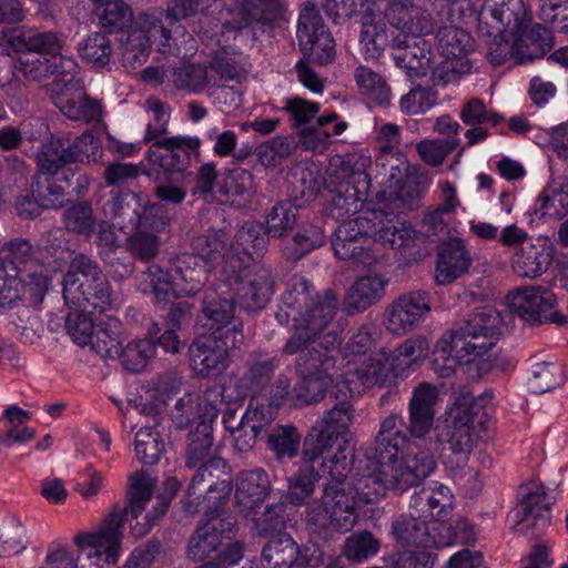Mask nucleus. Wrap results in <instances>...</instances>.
I'll return each instance as SVG.
<instances>
[{
    "label": "nucleus",
    "instance_id": "e2e57ef3",
    "mask_svg": "<svg viewBox=\"0 0 568 568\" xmlns=\"http://www.w3.org/2000/svg\"><path fill=\"white\" fill-rule=\"evenodd\" d=\"M296 149L295 142L290 136L277 135L255 149L258 162L265 169H274L287 159Z\"/></svg>",
    "mask_w": 568,
    "mask_h": 568
},
{
    "label": "nucleus",
    "instance_id": "c9c22d12",
    "mask_svg": "<svg viewBox=\"0 0 568 568\" xmlns=\"http://www.w3.org/2000/svg\"><path fill=\"white\" fill-rule=\"evenodd\" d=\"M351 398L352 392L346 385H336V389L329 393L332 407L316 423L337 436L345 434L353 420Z\"/></svg>",
    "mask_w": 568,
    "mask_h": 568
},
{
    "label": "nucleus",
    "instance_id": "f3484780",
    "mask_svg": "<svg viewBox=\"0 0 568 568\" xmlns=\"http://www.w3.org/2000/svg\"><path fill=\"white\" fill-rule=\"evenodd\" d=\"M295 371L300 378L291 392L295 406L304 407L321 402L333 383L335 372L332 358L297 356Z\"/></svg>",
    "mask_w": 568,
    "mask_h": 568
},
{
    "label": "nucleus",
    "instance_id": "37998d69",
    "mask_svg": "<svg viewBox=\"0 0 568 568\" xmlns=\"http://www.w3.org/2000/svg\"><path fill=\"white\" fill-rule=\"evenodd\" d=\"M88 345L101 358L115 359L122 346L121 322L112 316L99 322Z\"/></svg>",
    "mask_w": 568,
    "mask_h": 568
},
{
    "label": "nucleus",
    "instance_id": "39448f33",
    "mask_svg": "<svg viewBox=\"0 0 568 568\" xmlns=\"http://www.w3.org/2000/svg\"><path fill=\"white\" fill-rule=\"evenodd\" d=\"M153 481L143 470L129 476V488L124 507H114L104 519L101 528L91 534H80L74 538L79 548H94L98 555H105L108 564H115L121 549L122 529L128 515L138 518L153 494Z\"/></svg>",
    "mask_w": 568,
    "mask_h": 568
},
{
    "label": "nucleus",
    "instance_id": "aec40b11",
    "mask_svg": "<svg viewBox=\"0 0 568 568\" xmlns=\"http://www.w3.org/2000/svg\"><path fill=\"white\" fill-rule=\"evenodd\" d=\"M104 210L108 216L118 222L119 231L136 230L131 236L134 248H158V236L140 230L143 225L142 214L145 211L140 194L130 190L120 191L106 201Z\"/></svg>",
    "mask_w": 568,
    "mask_h": 568
},
{
    "label": "nucleus",
    "instance_id": "4c0bfd02",
    "mask_svg": "<svg viewBox=\"0 0 568 568\" xmlns=\"http://www.w3.org/2000/svg\"><path fill=\"white\" fill-rule=\"evenodd\" d=\"M388 280L383 274H368L352 285L346 304L349 312H363L377 303L384 295Z\"/></svg>",
    "mask_w": 568,
    "mask_h": 568
},
{
    "label": "nucleus",
    "instance_id": "4d7b16f0",
    "mask_svg": "<svg viewBox=\"0 0 568 568\" xmlns=\"http://www.w3.org/2000/svg\"><path fill=\"white\" fill-rule=\"evenodd\" d=\"M422 195L419 185L407 181L388 197V202L378 203V207L374 210V213L387 217L388 215H395V210L414 211L419 207Z\"/></svg>",
    "mask_w": 568,
    "mask_h": 568
},
{
    "label": "nucleus",
    "instance_id": "f704fd0d",
    "mask_svg": "<svg viewBox=\"0 0 568 568\" xmlns=\"http://www.w3.org/2000/svg\"><path fill=\"white\" fill-rule=\"evenodd\" d=\"M511 38L520 63L542 58L554 45L551 32L539 23H527L520 34H514Z\"/></svg>",
    "mask_w": 568,
    "mask_h": 568
},
{
    "label": "nucleus",
    "instance_id": "774afa93",
    "mask_svg": "<svg viewBox=\"0 0 568 568\" xmlns=\"http://www.w3.org/2000/svg\"><path fill=\"white\" fill-rule=\"evenodd\" d=\"M450 343H455V348L463 357H466V363L473 362L475 358L483 356L488 351H490L499 336H486L477 335V334H466L460 333H450Z\"/></svg>",
    "mask_w": 568,
    "mask_h": 568
},
{
    "label": "nucleus",
    "instance_id": "473e14b6",
    "mask_svg": "<svg viewBox=\"0 0 568 568\" xmlns=\"http://www.w3.org/2000/svg\"><path fill=\"white\" fill-rule=\"evenodd\" d=\"M278 366L280 359L277 357L253 351L246 358L245 372L242 375L241 383L251 396L268 395Z\"/></svg>",
    "mask_w": 568,
    "mask_h": 568
},
{
    "label": "nucleus",
    "instance_id": "79ce46f5",
    "mask_svg": "<svg viewBox=\"0 0 568 568\" xmlns=\"http://www.w3.org/2000/svg\"><path fill=\"white\" fill-rule=\"evenodd\" d=\"M552 251H516L513 256V268L521 277L535 278L541 275L556 260L561 271L568 272V256L558 258Z\"/></svg>",
    "mask_w": 568,
    "mask_h": 568
},
{
    "label": "nucleus",
    "instance_id": "c85d7f7f",
    "mask_svg": "<svg viewBox=\"0 0 568 568\" xmlns=\"http://www.w3.org/2000/svg\"><path fill=\"white\" fill-rule=\"evenodd\" d=\"M389 45L396 67L406 70L409 78L426 73L430 63V44L424 38L393 34Z\"/></svg>",
    "mask_w": 568,
    "mask_h": 568
},
{
    "label": "nucleus",
    "instance_id": "680f3d73",
    "mask_svg": "<svg viewBox=\"0 0 568 568\" xmlns=\"http://www.w3.org/2000/svg\"><path fill=\"white\" fill-rule=\"evenodd\" d=\"M322 31H329L324 20L314 4H307L300 12L297 22V40L300 50H311L314 45V40L320 38Z\"/></svg>",
    "mask_w": 568,
    "mask_h": 568
},
{
    "label": "nucleus",
    "instance_id": "3c124183",
    "mask_svg": "<svg viewBox=\"0 0 568 568\" xmlns=\"http://www.w3.org/2000/svg\"><path fill=\"white\" fill-rule=\"evenodd\" d=\"M378 240L383 245L389 244L390 248H409L425 245L427 234L416 230L410 222L402 221L396 224L382 226Z\"/></svg>",
    "mask_w": 568,
    "mask_h": 568
},
{
    "label": "nucleus",
    "instance_id": "ddd939ff",
    "mask_svg": "<svg viewBox=\"0 0 568 568\" xmlns=\"http://www.w3.org/2000/svg\"><path fill=\"white\" fill-rule=\"evenodd\" d=\"M438 50L446 58L433 71V81L436 85H446L470 72L473 61L468 58L475 50V41L463 29L454 26H444L436 34Z\"/></svg>",
    "mask_w": 568,
    "mask_h": 568
},
{
    "label": "nucleus",
    "instance_id": "052dcab7",
    "mask_svg": "<svg viewBox=\"0 0 568 568\" xmlns=\"http://www.w3.org/2000/svg\"><path fill=\"white\" fill-rule=\"evenodd\" d=\"M565 382V371L557 362H540L531 367L529 389L535 394L550 392Z\"/></svg>",
    "mask_w": 568,
    "mask_h": 568
},
{
    "label": "nucleus",
    "instance_id": "6e6552de",
    "mask_svg": "<svg viewBox=\"0 0 568 568\" xmlns=\"http://www.w3.org/2000/svg\"><path fill=\"white\" fill-rule=\"evenodd\" d=\"M63 298L67 305L75 308L104 312L112 301L111 286L98 264L83 253L70 263L63 277Z\"/></svg>",
    "mask_w": 568,
    "mask_h": 568
},
{
    "label": "nucleus",
    "instance_id": "dca6fc26",
    "mask_svg": "<svg viewBox=\"0 0 568 568\" xmlns=\"http://www.w3.org/2000/svg\"><path fill=\"white\" fill-rule=\"evenodd\" d=\"M38 171L32 178L31 193L16 199L14 207L18 216L24 220L38 217L45 209L59 210L74 195L68 187L67 176L44 174Z\"/></svg>",
    "mask_w": 568,
    "mask_h": 568
},
{
    "label": "nucleus",
    "instance_id": "a19ab883",
    "mask_svg": "<svg viewBox=\"0 0 568 568\" xmlns=\"http://www.w3.org/2000/svg\"><path fill=\"white\" fill-rule=\"evenodd\" d=\"M338 437L339 436L336 434H332V432L325 427H322V425L318 423H315V425L311 428L310 433L304 438L301 455L302 460L314 464L318 463L320 466L328 469L329 467L334 468L337 464L342 470V466L346 465L345 463L339 464L337 460L335 462L334 459H331V465H326L324 462H322L324 455L332 449Z\"/></svg>",
    "mask_w": 568,
    "mask_h": 568
},
{
    "label": "nucleus",
    "instance_id": "72a5a7b5",
    "mask_svg": "<svg viewBox=\"0 0 568 568\" xmlns=\"http://www.w3.org/2000/svg\"><path fill=\"white\" fill-rule=\"evenodd\" d=\"M313 285L303 276H294L286 284V288L281 296L278 311L275 317L281 325H288L291 321L298 318L303 308L314 298L311 293Z\"/></svg>",
    "mask_w": 568,
    "mask_h": 568
},
{
    "label": "nucleus",
    "instance_id": "6e6d98bb",
    "mask_svg": "<svg viewBox=\"0 0 568 568\" xmlns=\"http://www.w3.org/2000/svg\"><path fill=\"white\" fill-rule=\"evenodd\" d=\"M466 363V357L455 348V343H450L449 332L445 333L436 343L433 352L430 365L433 371L442 378L453 376L460 363Z\"/></svg>",
    "mask_w": 568,
    "mask_h": 568
},
{
    "label": "nucleus",
    "instance_id": "cd10ccee",
    "mask_svg": "<svg viewBox=\"0 0 568 568\" xmlns=\"http://www.w3.org/2000/svg\"><path fill=\"white\" fill-rule=\"evenodd\" d=\"M430 312L426 292H410L396 298L387 310L386 328L397 335L413 331Z\"/></svg>",
    "mask_w": 568,
    "mask_h": 568
},
{
    "label": "nucleus",
    "instance_id": "f257e3e1",
    "mask_svg": "<svg viewBox=\"0 0 568 568\" xmlns=\"http://www.w3.org/2000/svg\"><path fill=\"white\" fill-rule=\"evenodd\" d=\"M402 415L390 414L382 423L375 440V455L357 462L355 478L349 480L356 497L373 503L387 489L404 493L418 486L436 466L426 452L405 455L408 437Z\"/></svg>",
    "mask_w": 568,
    "mask_h": 568
},
{
    "label": "nucleus",
    "instance_id": "c03bdc74",
    "mask_svg": "<svg viewBox=\"0 0 568 568\" xmlns=\"http://www.w3.org/2000/svg\"><path fill=\"white\" fill-rule=\"evenodd\" d=\"M264 437L266 448L277 460L298 456L302 435L294 425H275Z\"/></svg>",
    "mask_w": 568,
    "mask_h": 568
},
{
    "label": "nucleus",
    "instance_id": "9b49d317",
    "mask_svg": "<svg viewBox=\"0 0 568 568\" xmlns=\"http://www.w3.org/2000/svg\"><path fill=\"white\" fill-rule=\"evenodd\" d=\"M158 39L163 40V45L169 44L171 30L154 13H139L135 23L116 39L123 65L135 70L145 63L151 52V42Z\"/></svg>",
    "mask_w": 568,
    "mask_h": 568
},
{
    "label": "nucleus",
    "instance_id": "20e7f679",
    "mask_svg": "<svg viewBox=\"0 0 568 568\" xmlns=\"http://www.w3.org/2000/svg\"><path fill=\"white\" fill-rule=\"evenodd\" d=\"M9 43L18 53L14 70L30 81L73 74L78 68L72 58L62 53L64 39L55 32L22 31L12 36Z\"/></svg>",
    "mask_w": 568,
    "mask_h": 568
},
{
    "label": "nucleus",
    "instance_id": "7ed1b4c3",
    "mask_svg": "<svg viewBox=\"0 0 568 568\" xmlns=\"http://www.w3.org/2000/svg\"><path fill=\"white\" fill-rule=\"evenodd\" d=\"M318 192V181L311 171H303L300 178L294 176L287 190L288 200L275 204L267 214V227L257 222L245 223L235 235L237 245L243 248H263L271 244L272 237L287 236L296 224L298 209L314 201Z\"/></svg>",
    "mask_w": 568,
    "mask_h": 568
},
{
    "label": "nucleus",
    "instance_id": "f8f14e48",
    "mask_svg": "<svg viewBox=\"0 0 568 568\" xmlns=\"http://www.w3.org/2000/svg\"><path fill=\"white\" fill-rule=\"evenodd\" d=\"M331 480L325 485L322 506L328 520V528L338 534L353 529L357 523V497L347 478L346 465L329 467Z\"/></svg>",
    "mask_w": 568,
    "mask_h": 568
},
{
    "label": "nucleus",
    "instance_id": "412c9836",
    "mask_svg": "<svg viewBox=\"0 0 568 568\" xmlns=\"http://www.w3.org/2000/svg\"><path fill=\"white\" fill-rule=\"evenodd\" d=\"M321 560L322 552L315 545H298L290 534L273 536L261 554L264 568L316 567Z\"/></svg>",
    "mask_w": 568,
    "mask_h": 568
},
{
    "label": "nucleus",
    "instance_id": "1a4fd4ad",
    "mask_svg": "<svg viewBox=\"0 0 568 568\" xmlns=\"http://www.w3.org/2000/svg\"><path fill=\"white\" fill-rule=\"evenodd\" d=\"M291 382L285 375H280L265 396H251L244 412V434L236 438V450L248 453L255 447L257 439L263 438L273 427L272 424L278 415L290 395Z\"/></svg>",
    "mask_w": 568,
    "mask_h": 568
},
{
    "label": "nucleus",
    "instance_id": "09e8293b",
    "mask_svg": "<svg viewBox=\"0 0 568 568\" xmlns=\"http://www.w3.org/2000/svg\"><path fill=\"white\" fill-rule=\"evenodd\" d=\"M100 27L118 36L135 23L133 11L124 0H106L97 8Z\"/></svg>",
    "mask_w": 568,
    "mask_h": 568
},
{
    "label": "nucleus",
    "instance_id": "bb28decb",
    "mask_svg": "<svg viewBox=\"0 0 568 568\" xmlns=\"http://www.w3.org/2000/svg\"><path fill=\"white\" fill-rule=\"evenodd\" d=\"M219 254L220 251H206V254L183 251L179 254L175 261V272L181 281L178 294L186 297L196 296L202 291Z\"/></svg>",
    "mask_w": 568,
    "mask_h": 568
},
{
    "label": "nucleus",
    "instance_id": "de8ad7c7",
    "mask_svg": "<svg viewBox=\"0 0 568 568\" xmlns=\"http://www.w3.org/2000/svg\"><path fill=\"white\" fill-rule=\"evenodd\" d=\"M402 37L407 36L423 38L434 31L432 13L420 7H413L400 14H392L388 21Z\"/></svg>",
    "mask_w": 568,
    "mask_h": 568
},
{
    "label": "nucleus",
    "instance_id": "7c9ffc66",
    "mask_svg": "<svg viewBox=\"0 0 568 568\" xmlns=\"http://www.w3.org/2000/svg\"><path fill=\"white\" fill-rule=\"evenodd\" d=\"M439 398L438 388L430 383L418 384L412 393L408 405L407 427L409 434L423 438L429 433L436 415L435 406Z\"/></svg>",
    "mask_w": 568,
    "mask_h": 568
},
{
    "label": "nucleus",
    "instance_id": "393cba45",
    "mask_svg": "<svg viewBox=\"0 0 568 568\" xmlns=\"http://www.w3.org/2000/svg\"><path fill=\"white\" fill-rule=\"evenodd\" d=\"M201 140L196 136L163 138L152 143L148 150V160L161 166L166 173L183 172L191 163V155H200Z\"/></svg>",
    "mask_w": 568,
    "mask_h": 568
},
{
    "label": "nucleus",
    "instance_id": "a211bd4d",
    "mask_svg": "<svg viewBox=\"0 0 568 568\" xmlns=\"http://www.w3.org/2000/svg\"><path fill=\"white\" fill-rule=\"evenodd\" d=\"M530 16L524 0H486L478 14V32L481 37L493 34H520Z\"/></svg>",
    "mask_w": 568,
    "mask_h": 568
},
{
    "label": "nucleus",
    "instance_id": "ea45409f",
    "mask_svg": "<svg viewBox=\"0 0 568 568\" xmlns=\"http://www.w3.org/2000/svg\"><path fill=\"white\" fill-rule=\"evenodd\" d=\"M338 260L347 262V267L369 274L392 273L390 252L385 251H334Z\"/></svg>",
    "mask_w": 568,
    "mask_h": 568
},
{
    "label": "nucleus",
    "instance_id": "2f4dec72",
    "mask_svg": "<svg viewBox=\"0 0 568 568\" xmlns=\"http://www.w3.org/2000/svg\"><path fill=\"white\" fill-rule=\"evenodd\" d=\"M235 486V505L245 516L258 508L272 491L270 476L261 467L241 471Z\"/></svg>",
    "mask_w": 568,
    "mask_h": 568
},
{
    "label": "nucleus",
    "instance_id": "69168bd1",
    "mask_svg": "<svg viewBox=\"0 0 568 568\" xmlns=\"http://www.w3.org/2000/svg\"><path fill=\"white\" fill-rule=\"evenodd\" d=\"M155 354V345L150 339H138L120 347V354L116 358L121 361L122 366L132 373H140Z\"/></svg>",
    "mask_w": 568,
    "mask_h": 568
},
{
    "label": "nucleus",
    "instance_id": "49530a36",
    "mask_svg": "<svg viewBox=\"0 0 568 568\" xmlns=\"http://www.w3.org/2000/svg\"><path fill=\"white\" fill-rule=\"evenodd\" d=\"M242 18L236 21H226L223 23V30L241 31L254 23L272 27L273 23L282 17V10L274 4L252 0L246 2L241 10Z\"/></svg>",
    "mask_w": 568,
    "mask_h": 568
},
{
    "label": "nucleus",
    "instance_id": "13d9d810",
    "mask_svg": "<svg viewBox=\"0 0 568 568\" xmlns=\"http://www.w3.org/2000/svg\"><path fill=\"white\" fill-rule=\"evenodd\" d=\"M379 549V540L371 531L362 530L346 537L342 547V555L346 559L359 564L376 556Z\"/></svg>",
    "mask_w": 568,
    "mask_h": 568
},
{
    "label": "nucleus",
    "instance_id": "c756f323",
    "mask_svg": "<svg viewBox=\"0 0 568 568\" xmlns=\"http://www.w3.org/2000/svg\"><path fill=\"white\" fill-rule=\"evenodd\" d=\"M320 104L300 97L288 98L282 108L291 115L292 126L298 130L303 145L308 150H316L329 140V133L316 126H306L320 112Z\"/></svg>",
    "mask_w": 568,
    "mask_h": 568
},
{
    "label": "nucleus",
    "instance_id": "f03ea898",
    "mask_svg": "<svg viewBox=\"0 0 568 568\" xmlns=\"http://www.w3.org/2000/svg\"><path fill=\"white\" fill-rule=\"evenodd\" d=\"M102 153L100 139L87 130L79 136L51 138L42 143L36 162L41 173L67 176L70 180L68 187L74 195H80L88 190L89 179L78 168L70 165L95 163Z\"/></svg>",
    "mask_w": 568,
    "mask_h": 568
},
{
    "label": "nucleus",
    "instance_id": "b1692460",
    "mask_svg": "<svg viewBox=\"0 0 568 568\" xmlns=\"http://www.w3.org/2000/svg\"><path fill=\"white\" fill-rule=\"evenodd\" d=\"M50 100L68 119L82 123L102 121V104L73 83H55L50 89Z\"/></svg>",
    "mask_w": 568,
    "mask_h": 568
},
{
    "label": "nucleus",
    "instance_id": "8fccbe9b",
    "mask_svg": "<svg viewBox=\"0 0 568 568\" xmlns=\"http://www.w3.org/2000/svg\"><path fill=\"white\" fill-rule=\"evenodd\" d=\"M501 318L499 313L490 306L478 307L465 318L457 328L450 333L477 334L486 336H500Z\"/></svg>",
    "mask_w": 568,
    "mask_h": 568
},
{
    "label": "nucleus",
    "instance_id": "603ef678",
    "mask_svg": "<svg viewBox=\"0 0 568 568\" xmlns=\"http://www.w3.org/2000/svg\"><path fill=\"white\" fill-rule=\"evenodd\" d=\"M320 479L321 475L314 463L301 459L298 469L288 479V500L295 506L306 504L312 498L315 485Z\"/></svg>",
    "mask_w": 568,
    "mask_h": 568
},
{
    "label": "nucleus",
    "instance_id": "423d86ee",
    "mask_svg": "<svg viewBox=\"0 0 568 568\" xmlns=\"http://www.w3.org/2000/svg\"><path fill=\"white\" fill-rule=\"evenodd\" d=\"M222 275V283L237 291L242 310L264 308L274 293L275 281L271 270L257 262L250 251H225Z\"/></svg>",
    "mask_w": 568,
    "mask_h": 568
},
{
    "label": "nucleus",
    "instance_id": "6ab92c4d",
    "mask_svg": "<svg viewBox=\"0 0 568 568\" xmlns=\"http://www.w3.org/2000/svg\"><path fill=\"white\" fill-rule=\"evenodd\" d=\"M243 338L210 333L195 338L189 347L190 365L202 377L222 373L230 363V351Z\"/></svg>",
    "mask_w": 568,
    "mask_h": 568
},
{
    "label": "nucleus",
    "instance_id": "9d476101",
    "mask_svg": "<svg viewBox=\"0 0 568 568\" xmlns=\"http://www.w3.org/2000/svg\"><path fill=\"white\" fill-rule=\"evenodd\" d=\"M201 306L196 314L197 324L205 331L244 338L243 322L235 315L240 307L237 291L225 283L202 288L199 293Z\"/></svg>",
    "mask_w": 568,
    "mask_h": 568
},
{
    "label": "nucleus",
    "instance_id": "4be33fe9",
    "mask_svg": "<svg viewBox=\"0 0 568 568\" xmlns=\"http://www.w3.org/2000/svg\"><path fill=\"white\" fill-rule=\"evenodd\" d=\"M508 300L515 313L532 325L544 323L564 325L567 323L565 315L552 311L556 305V296L546 287L517 288L508 294Z\"/></svg>",
    "mask_w": 568,
    "mask_h": 568
},
{
    "label": "nucleus",
    "instance_id": "0eeeda50",
    "mask_svg": "<svg viewBox=\"0 0 568 568\" xmlns=\"http://www.w3.org/2000/svg\"><path fill=\"white\" fill-rule=\"evenodd\" d=\"M483 402L468 392L462 393L449 407L444 422L436 427L438 443L456 458L449 462L452 467H463L467 463L476 440V425H483L486 416Z\"/></svg>",
    "mask_w": 568,
    "mask_h": 568
},
{
    "label": "nucleus",
    "instance_id": "5fc2aeb1",
    "mask_svg": "<svg viewBox=\"0 0 568 568\" xmlns=\"http://www.w3.org/2000/svg\"><path fill=\"white\" fill-rule=\"evenodd\" d=\"M355 81L361 93L379 106H387L390 102V88L386 80L371 68L359 65L355 70Z\"/></svg>",
    "mask_w": 568,
    "mask_h": 568
},
{
    "label": "nucleus",
    "instance_id": "4468645a",
    "mask_svg": "<svg viewBox=\"0 0 568 568\" xmlns=\"http://www.w3.org/2000/svg\"><path fill=\"white\" fill-rule=\"evenodd\" d=\"M337 306L336 294L331 290L325 291L323 296L313 300L293 322L294 333L285 343L282 353L295 355L315 344L320 334L336 315Z\"/></svg>",
    "mask_w": 568,
    "mask_h": 568
},
{
    "label": "nucleus",
    "instance_id": "2eb2a0df",
    "mask_svg": "<svg viewBox=\"0 0 568 568\" xmlns=\"http://www.w3.org/2000/svg\"><path fill=\"white\" fill-rule=\"evenodd\" d=\"M204 516L205 521L199 523L186 546L187 558L195 562L216 552L224 541L233 539L237 532L236 519L224 515L221 505L207 506Z\"/></svg>",
    "mask_w": 568,
    "mask_h": 568
},
{
    "label": "nucleus",
    "instance_id": "338daca9",
    "mask_svg": "<svg viewBox=\"0 0 568 568\" xmlns=\"http://www.w3.org/2000/svg\"><path fill=\"white\" fill-rule=\"evenodd\" d=\"M153 426H143L135 434V454L143 465H155L164 453V442Z\"/></svg>",
    "mask_w": 568,
    "mask_h": 568
},
{
    "label": "nucleus",
    "instance_id": "58836bf2",
    "mask_svg": "<svg viewBox=\"0 0 568 568\" xmlns=\"http://www.w3.org/2000/svg\"><path fill=\"white\" fill-rule=\"evenodd\" d=\"M214 445L213 420L201 419L191 428L186 438L185 465L194 468L199 463L211 458Z\"/></svg>",
    "mask_w": 568,
    "mask_h": 568
},
{
    "label": "nucleus",
    "instance_id": "bf43d9fd",
    "mask_svg": "<svg viewBox=\"0 0 568 568\" xmlns=\"http://www.w3.org/2000/svg\"><path fill=\"white\" fill-rule=\"evenodd\" d=\"M9 254L3 258L18 277L23 280V283L34 280L48 278L47 267L37 256L33 251H8Z\"/></svg>",
    "mask_w": 568,
    "mask_h": 568
},
{
    "label": "nucleus",
    "instance_id": "864d4df0",
    "mask_svg": "<svg viewBox=\"0 0 568 568\" xmlns=\"http://www.w3.org/2000/svg\"><path fill=\"white\" fill-rule=\"evenodd\" d=\"M2 417L8 422L9 427L7 430H0V445L10 447L13 444H24L31 440L36 432L27 426H23L30 418L31 413L22 409L17 405L8 406Z\"/></svg>",
    "mask_w": 568,
    "mask_h": 568
},
{
    "label": "nucleus",
    "instance_id": "0e129e2a",
    "mask_svg": "<svg viewBox=\"0 0 568 568\" xmlns=\"http://www.w3.org/2000/svg\"><path fill=\"white\" fill-rule=\"evenodd\" d=\"M362 207L359 191L349 184L339 185L332 191L329 200L331 215L338 221H347Z\"/></svg>",
    "mask_w": 568,
    "mask_h": 568
},
{
    "label": "nucleus",
    "instance_id": "a18cd8bd",
    "mask_svg": "<svg viewBox=\"0 0 568 568\" xmlns=\"http://www.w3.org/2000/svg\"><path fill=\"white\" fill-rule=\"evenodd\" d=\"M473 257L469 251H438L434 280L437 285H448L468 272Z\"/></svg>",
    "mask_w": 568,
    "mask_h": 568
},
{
    "label": "nucleus",
    "instance_id": "a878e982",
    "mask_svg": "<svg viewBox=\"0 0 568 568\" xmlns=\"http://www.w3.org/2000/svg\"><path fill=\"white\" fill-rule=\"evenodd\" d=\"M196 467L191 483L206 491L209 500L214 499L211 506L221 505L223 510L233 489L231 466L224 458L213 456L199 463Z\"/></svg>",
    "mask_w": 568,
    "mask_h": 568
},
{
    "label": "nucleus",
    "instance_id": "5701e85b",
    "mask_svg": "<svg viewBox=\"0 0 568 568\" xmlns=\"http://www.w3.org/2000/svg\"><path fill=\"white\" fill-rule=\"evenodd\" d=\"M550 503L542 485L528 489L510 517L517 534L539 538L550 525Z\"/></svg>",
    "mask_w": 568,
    "mask_h": 568
},
{
    "label": "nucleus",
    "instance_id": "e433bc0d",
    "mask_svg": "<svg viewBox=\"0 0 568 568\" xmlns=\"http://www.w3.org/2000/svg\"><path fill=\"white\" fill-rule=\"evenodd\" d=\"M426 515L403 514L392 523V534L402 546L429 548L435 539L429 534Z\"/></svg>",
    "mask_w": 568,
    "mask_h": 568
}]
</instances>
